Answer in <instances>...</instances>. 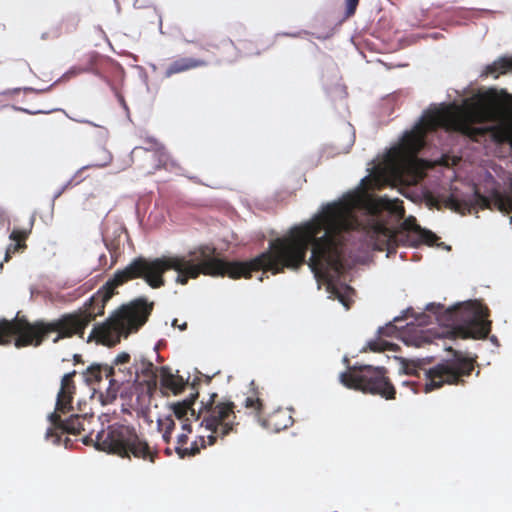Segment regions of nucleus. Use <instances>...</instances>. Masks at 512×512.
I'll return each mask as SVG.
<instances>
[{"label": "nucleus", "mask_w": 512, "mask_h": 512, "mask_svg": "<svg viewBox=\"0 0 512 512\" xmlns=\"http://www.w3.org/2000/svg\"><path fill=\"white\" fill-rule=\"evenodd\" d=\"M365 205L359 193H349L341 200L323 206L312 220L290 229L288 234L269 242V249L248 261H224L217 257L213 246L205 245V275L228 276L232 279L251 278L252 272L283 273L298 270L306 263V254L312 246L308 266L315 276L326 280L341 276L349 260L358 259V253L368 250L396 253L399 246H418L424 239L398 227L391 229L372 215L365 221L356 211Z\"/></svg>", "instance_id": "nucleus-1"}, {"label": "nucleus", "mask_w": 512, "mask_h": 512, "mask_svg": "<svg viewBox=\"0 0 512 512\" xmlns=\"http://www.w3.org/2000/svg\"><path fill=\"white\" fill-rule=\"evenodd\" d=\"M438 128L459 132L474 142L509 144L512 148V110L498 115L490 105L476 102L464 109L445 107L426 111L414 128L403 136L399 153L410 159L416 158L426 144V135Z\"/></svg>", "instance_id": "nucleus-2"}, {"label": "nucleus", "mask_w": 512, "mask_h": 512, "mask_svg": "<svg viewBox=\"0 0 512 512\" xmlns=\"http://www.w3.org/2000/svg\"><path fill=\"white\" fill-rule=\"evenodd\" d=\"M447 350L452 353V358L442 360L429 369L426 368V365L432 362V357L403 359L401 370L406 375L420 378L423 373L425 376L424 384H419L415 381H404L403 385L411 386L415 393L421 390L429 393L443 387L445 384L463 383L462 378L469 376L474 370L475 361L464 357L460 351L454 350L451 347L447 348Z\"/></svg>", "instance_id": "nucleus-3"}, {"label": "nucleus", "mask_w": 512, "mask_h": 512, "mask_svg": "<svg viewBox=\"0 0 512 512\" xmlns=\"http://www.w3.org/2000/svg\"><path fill=\"white\" fill-rule=\"evenodd\" d=\"M91 424L85 423L86 431L89 433L83 438L84 444L94 442L96 449L121 458L134 457L154 463L158 457V451L150 447L146 439L140 436L133 426L114 423L97 432L93 437V431L89 427Z\"/></svg>", "instance_id": "nucleus-4"}, {"label": "nucleus", "mask_w": 512, "mask_h": 512, "mask_svg": "<svg viewBox=\"0 0 512 512\" xmlns=\"http://www.w3.org/2000/svg\"><path fill=\"white\" fill-rule=\"evenodd\" d=\"M153 307V302L142 297L120 306L104 323L93 327L88 340L107 346L118 344L121 337L137 332L148 321Z\"/></svg>", "instance_id": "nucleus-5"}, {"label": "nucleus", "mask_w": 512, "mask_h": 512, "mask_svg": "<svg viewBox=\"0 0 512 512\" xmlns=\"http://www.w3.org/2000/svg\"><path fill=\"white\" fill-rule=\"evenodd\" d=\"M490 311L478 301H468L446 311L455 337L484 339L491 331Z\"/></svg>", "instance_id": "nucleus-6"}, {"label": "nucleus", "mask_w": 512, "mask_h": 512, "mask_svg": "<svg viewBox=\"0 0 512 512\" xmlns=\"http://www.w3.org/2000/svg\"><path fill=\"white\" fill-rule=\"evenodd\" d=\"M217 394H211L209 400L201 402V407L197 411V417H200V427L207 435L205 440L208 446H212L217 441L223 440L227 435L234 432L238 423H236L235 405L231 401L216 402Z\"/></svg>", "instance_id": "nucleus-7"}, {"label": "nucleus", "mask_w": 512, "mask_h": 512, "mask_svg": "<svg viewBox=\"0 0 512 512\" xmlns=\"http://www.w3.org/2000/svg\"><path fill=\"white\" fill-rule=\"evenodd\" d=\"M340 381L349 389L379 395L387 400L395 399L396 389L384 367H349L348 371L341 373Z\"/></svg>", "instance_id": "nucleus-8"}, {"label": "nucleus", "mask_w": 512, "mask_h": 512, "mask_svg": "<svg viewBox=\"0 0 512 512\" xmlns=\"http://www.w3.org/2000/svg\"><path fill=\"white\" fill-rule=\"evenodd\" d=\"M445 206L461 214L470 213L475 205L482 209L491 208V205L504 213H512V185L509 191L501 192L494 189L491 195L484 196L477 189L474 190L472 199H461L452 193L444 200Z\"/></svg>", "instance_id": "nucleus-9"}, {"label": "nucleus", "mask_w": 512, "mask_h": 512, "mask_svg": "<svg viewBox=\"0 0 512 512\" xmlns=\"http://www.w3.org/2000/svg\"><path fill=\"white\" fill-rule=\"evenodd\" d=\"M243 405L264 428L271 432L285 430L292 426L294 422L292 411L287 408H278L266 414L263 399L260 392L255 388H252L251 394L245 398Z\"/></svg>", "instance_id": "nucleus-10"}, {"label": "nucleus", "mask_w": 512, "mask_h": 512, "mask_svg": "<svg viewBox=\"0 0 512 512\" xmlns=\"http://www.w3.org/2000/svg\"><path fill=\"white\" fill-rule=\"evenodd\" d=\"M105 378L109 380V386L106 389V400L112 402L118 396L125 397L128 389L138 377V369L132 371L126 367H116L105 365Z\"/></svg>", "instance_id": "nucleus-11"}, {"label": "nucleus", "mask_w": 512, "mask_h": 512, "mask_svg": "<svg viewBox=\"0 0 512 512\" xmlns=\"http://www.w3.org/2000/svg\"><path fill=\"white\" fill-rule=\"evenodd\" d=\"M198 397V393L192 394L189 398L182 402H177L171 405L174 416L181 421L182 429L187 433L192 432L191 424L192 421H200V417H197V412L193 408L195 399Z\"/></svg>", "instance_id": "nucleus-12"}, {"label": "nucleus", "mask_w": 512, "mask_h": 512, "mask_svg": "<svg viewBox=\"0 0 512 512\" xmlns=\"http://www.w3.org/2000/svg\"><path fill=\"white\" fill-rule=\"evenodd\" d=\"M76 371L65 374L61 379V387L57 395L56 410L62 413L69 411L72 406L73 395L76 390L74 376Z\"/></svg>", "instance_id": "nucleus-13"}, {"label": "nucleus", "mask_w": 512, "mask_h": 512, "mask_svg": "<svg viewBox=\"0 0 512 512\" xmlns=\"http://www.w3.org/2000/svg\"><path fill=\"white\" fill-rule=\"evenodd\" d=\"M208 62L204 59L193 57H179L171 61L164 69L163 76L170 78L175 74L184 73L200 67H205Z\"/></svg>", "instance_id": "nucleus-14"}, {"label": "nucleus", "mask_w": 512, "mask_h": 512, "mask_svg": "<svg viewBox=\"0 0 512 512\" xmlns=\"http://www.w3.org/2000/svg\"><path fill=\"white\" fill-rule=\"evenodd\" d=\"M188 443V433H182L178 436L175 451L180 458L195 456L200 452L201 449L206 448L208 446L205 435L201 434L198 436L197 440L192 442L190 446H187Z\"/></svg>", "instance_id": "nucleus-15"}, {"label": "nucleus", "mask_w": 512, "mask_h": 512, "mask_svg": "<svg viewBox=\"0 0 512 512\" xmlns=\"http://www.w3.org/2000/svg\"><path fill=\"white\" fill-rule=\"evenodd\" d=\"M399 227L411 232L415 237L423 238L425 244L429 246L434 245L438 240L437 235L432 231L421 228L413 216L406 218Z\"/></svg>", "instance_id": "nucleus-16"}, {"label": "nucleus", "mask_w": 512, "mask_h": 512, "mask_svg": "<svg viewBox=\"0 0 512 512\" xmlns=\"http://www.w3.org/2000/svg\"><path fill=\"white\" fill-rule=\"evenodd\" d=\"M93 415H72L67 420H65L61 434H73L78 435L82 432H86L85 423L94 422Z\"/></svg>", "instance_id": "nucleus-17"}, {"label": "nucleus", "mask_w": 512, "mask_h": 512, "mask_svg": "<svg viewBox=\"0 0 512 512\" xmlns=\"http://www.w3.org/2000/svg\"><path fill=\"white\" fill-rule=\"evenodd\" d=\"M160 385L164 390L178 394L184 389L185 382L182 377L172 374L169 368L162 367L160 371Z\"/></svg>", "instance_id": "nucleus-18"}, {"label": "nucleus", "mask_w": 512, "mask_h": 512, "mask_svg": "<svg viewBox=\"0 0 512 512\" xmlns=\"http://www.w3.org/2000/svg\"><path fill=\"white\" fill-rule=\"evenodd\" d=\"M509 71H512V57H501L491 65H488L485 73L487 75H494L497 78L499 75Z\"/></svg>", "instance_id": "nucleus-19"}, {"label": "nucleus", "mask_w": 512, "mask_h": 512, "mask_svg": "<svg viewBox=\"0 0 512 512\" xmlns=\"http://www.w3.org/2000/svg\"><path fill=\"white\" fill-rule=\"evenodd\" d=\"M238 49L244 56L260 55L262 48L256 40L243 39L238 42Z\"/></svg>", "instance_id": "nucleus-20"}, {"label": "nucleus", "mask_w": 512, "mask_h": 512, "mask_svg": "<svg viewBox=\"0 0 512 512\" xmlns=\"http://www.w3.org/2000/svg\"><path fill=\"white\" fill-rule=\"evenodd\" d=\"M144 146L135 147L133 152L144 150L147 152H154L160 158L166 157V152L164 146L155 138H146L143 141Z\"/></svg>", "instance_id": "nucleus-21"}, {"label": "nucleus", "mask_w": 512, "mask_h": 512, "mask_svg": "<svg viewBox=\"0 0 512 512\" xmlns=\"http://www.w3.org/2000/svg\"><path fill=\"white\" fill-rule=\"evenodd\" d=\"M104 368H105V365H101V364L90 365L83 374L85 381L88 384L100 382L102 380L103 376H105Z\"/></svg>", "instance_id": "nucleus-22"}, {"label": "nucleus", "mask_w": 512, "mask_h": 512, "mask_svg": "<svg viewBox=\"0 0 512 512\" xmlns=\"http://www.w3.org/2000/svg\"><path fill=\"white\" fill-rule=\"evenodd\" d=\"M49 420L51 421L53 428L48 429V431L46 433V437L51 438V437L55 436L56 439L54 442L59 443L60 436L57 434V431H60V432L62 431V426L65 421H63L61 419L60 415L57 414L56 412H53L52 414H50Z\"/></svg>", "instance_id": "nucleus-23"}, {"label": "nucleus", "mask_w": 512, "mask_h": 512, "mask_svg": "<svg viewBox=\"0 0 512 512\" xmlns=\"http://www.w3.org/2000/svg\"><path fill=\"white\" fill-rule=\"evenodd\" d=\"M141 372L144 376H146L148 388L151 389L152 387L156 386V373L154 365L151 362H143V367L141 369Z\"/></svg>", "instance_id": "nucleus-24"}, {"label": "nucleus", "mask_w": 512, "mask_h": 512, "mask_svg": "<svg viewBox=\"0 0 512 512\" xmlns=\"http://www.w3.org/2000/svg\"><path fill=\"white\" fill-rule=\"evenodd\" d=\"M395 346H396L395 344L389 343V342L381 340V339L370 341L368 343L369 349L371 351H373V352H382V351H386V350H394Z\"/></svg>", "instance_id": "nucleus-25"}, {"label": "nucleus", "mask_w": 512, "mask_h": 512, "mask_svg": "<svg viewBox=\"0 0 512 512\" xmlns=\"http://www.w3.org/2000/svg\"><path fill=\"white\" fill-rule=\"evenodd\" d=\"M158 426L161 431H165L166 434H172L175 429V422L171 416H168L162 420H158Z\"/></svg>", "instance_id": "nucleus-26"}, {"label": "nucleus", "mask_w": 512, "mask_h": 512, "mask_svg": "<svg viewBox=\"0 0 512 512\" xmlns=\"http://www.w3.org/2000/svg\"><path fill=\"white\" fill-rule=\"evenodd\" d=\"M358 4L359 0H345V19L355 14Z\"/></svg>", "instance_id": "nucleus-27"}, {"label": "nucleus", "mask_w": 512, "mask_h": 512, "mask_svg": "<svg viewBox=\"0 0 512 512\" xmlns=\"http://www.w3.org/2000/svg\"><path fill=\"white\" fill-rule=\"evenodd\" d=\"M28 237L25 230L14 229L10 234V239L15 241V244H22Z\"/></svg>", "instance_id": "nucleus-28"}, {"label": "nucleus", "mask_w": 512, "mask_h": 512, "mask_svg": "<svg viewBox=\"0 0 512 512\" xmlns=\"http://www.w3.org/2000/svg\"><path fill=\"white\" fill-rule=\"evenodd\" d=\"M130 361V355L126 352H122L113 361L112 366L116 367H124L126 364H128Z\"/></svg>", "instance_id": "nucleus-29"}, {"label": "nucleus", "mask_w": 512, "mask_h": 512, "mask_svg": "<svg viewBox=\"0 0 512 512\" xmlns=\"http://www.w3.org/2000/svg\"><path fill=\"white\" fill-rule=\"evenodd\" d=\"M25 244H10L7 247L5 260L8 261L10 258L11 253L17 252L20 248L25 247Z\"/></svg>", "instance_id": "nucleus-30"}, {"label": "nucleus", "mask_w": 512, "mask_h": 512, "mask_svg": "<svg viewBox=\"0 0 512 512\" xmlns=\"http://www.w3.org/2000/svg\"><path fill=\"white\" fill-rule=\"evenodd\" d=\"M333 293L336 294L337 298L339 299V301L347 308H349V302L347 300V298L341 294L336 288L333 287Z\"/></svg>", "instance_id": "nucleus-31"}, {"label": "nucleus", "mask_w": 512, "mask_h": 512, "mask_svg": "<svg viewBox=\"0 0 512 512\" xmlns=\"http://www.w3.org/2000/svg\"><path fill=\"white\" fill-rule=\"evenodd\" d=\"M103 153L105 154L104 161L102 163L95 164V166L103 167V166L107 165L111 161V159H112L111 154L107 150H105V149H103Z\"/></svg>", "instance_id": "nucleus-32"}, {"label": "nucleus", "mask_w": 512, "mask_h": 512, "mask_svg": "<svg viewBox=\"0 0 512 512\" xmlns=\"http://www.w3.org/2000/svg\"><path fill=\"white\" fill-rule=\"evenodd\" d=\"M172 325L175 326V327L177 326L181 331H184L187 328V323L186 322H184L183 324H177V319H175L173 321Z\"/></svg>", "instance_id": "nucleus-33"}, {"label": "nucleus", "mask_w": 512, "mask_h": 512, "mask_svg": "<svg viewBox=\"0 0 512 512\" xmlns=\"http://www.w3.org/2000/svg\"><path fill=\"white\" fill-rule=\"evenodd\" d=\"M162 432H163V435H162V436H163V440H164V442H165V443H169V442H170V440H171V434H166V432H165V431H162Z\"/></svg>", "instance_id": "nucleus-34"}, {"label": "nucleus", "mask_w": 512, "mask_h": 512, "mask_svg": "<svg viewBox=\"0 0 512 512\" xmlns=\"http://www.w3.org/2000/svg\"><path fill=\"white\" fill-rule=\"evenodd\" d=\"M66 25H67V22H66V21H62V22L60 23V27H61V28H62L63 26H66Z\"/></svg>", "instance_id": "nucleus-35"}, {"label": "nucleus", "mask_w": 512, "mask_h": 512, "mask_svg": "<svg viewBox=\"0 0 512 512\" xmlns=\"http://www.w3.org/2000/svg\"><path fill=\"white\" fill-rule=\"evenodd\" d=\"M165 452H166V454H167V455H171V454H172V452H171V450H170L169 448H167V449L165 450Z\"/></svg>", "instance_id": "nucleus-36"}, {"label": "nucleus", "mask_w": 512, "mask_h": 512, "mask_svg": "<svg viewBox=\"0 0 512 512\" xmlns=\"http://www.w3.org/2000/svg\"><path fill=\"white\" fill-rule=\"evenodd\" d=\"M20 62H21L24 66H26V67H28V66H29V65H28V63H27L26 61H24V60H21Z\"/></svg>", "instance_id": "nucleus-37"}]
</instances>
